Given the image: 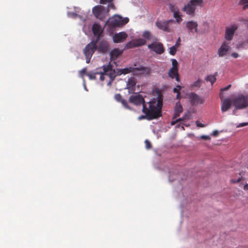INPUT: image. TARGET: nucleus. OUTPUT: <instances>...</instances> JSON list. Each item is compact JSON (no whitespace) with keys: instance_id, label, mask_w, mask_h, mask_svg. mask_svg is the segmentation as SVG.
I'll list each match as a JSON object with an SVG mask.
<instances>
[{"instance_id":"obj_1","label":"nucleus","mask_w":248,"mask_h":248,"mask_svg":"<svg viewBox=\"0 0 248 248\" xmlns=\"http://www.w3.org/2000/svg\"><path fill=\"white\" fill-rule=\"evenodd\" d=\"M129 102L135 105H142V111L146 114L149 119L157 118L161 116V109L163 106V96L159 95L157 99H154L146 103L141 94L136 93L129 98Z\"/></svg>"},{"instance_id":"obj_2","label":"nucleus","mask_w":248,"mask_h":248,"mask_svg":"<svg viewBox=\"0 0 248 248\" xmlns=\"http://www.w3.org/2000/svg\"><path fill=\"white\" fill-rule=\"evenodd\" d=\"M232 103L236 109H243L248 106V95L239 94L232 100Z\"/></svg>"},{"instance_id":"obj_3","label":"nucleus","mask_w":248,"mask_h":248,"mask_svg":"<svg viewBox=\"0 0 248 248\" xmlns=\"http://www.w3.org/2000/svg\"><path fill=\"white\" fill-rule=\"evenodd\" d=\"M203 0H191L183 8L187 14L193 15L197 6H202Z\"/></svg>"},{"instance_id":"obj_4","label":"nucleus","mask_w":248,"mask_h":248,"mask_svg":"<svg viewBox=\"0 0 248 248\" xmlns=\"http://www.w3.org/2000/svg\"><path fill=\"white\" fill-rule=\"evenodd\" d=\"M172 67L168 71V76L171 79L175 78L177 82L180 81V75L178 72V63L176 60L171 59Z\"/></svg>"},{"instance_id":"obj_5","label":"nucleus","mask_w":248,"mask_h":248,"mask_svg":"<svg viewBox=\"0 0 248 248\" xmlns=\"http://www.w3.org/2000/svg\"><path fill=\"white\" fill-rule=\"evenodd\" d=\"M108 10L102 5H97L94 7V16L102 21H105L108 16Z\"/></svg>"},{"instance_id":"obj_6","label":"nucleus","mask_w":248,"mask_h":248,"mask_svg":"<svg viewBox=\"0 0 248 248\" xmlns=\"http://www.w3.org/2000/svg\"><path fill=\"white\" fill-rule=\"evenodd\" d=\"M151 72V68L143 65H140L138 67H133L132 74L135 76L147 77L150 75Z\"/></svg>"},{"instance_id":"obj_7","label":"nucleus","mask_w":248,"mask_h":248,"mask_svg":"<svg viewBox=\"0 0 248 248\" xmlns=\"http://www.w3.org/2000/svg\"><path fill=\"white\" fill-rule=\"evenodd\" d=\"M148 47L157 54H162L165 51L163 45L159 42H154L148 45Z\"/></svg>"},{"instance_id":"obj_8","label":"nucleus","mask_w":248,"mask_h":248,"mask_svg":"<svg viewBox=\"0 0 248 248\" xmlns=\"http://www.w3.org/2000/svg\"><path fill=\"white\" fill-rule=\"evenodd\" d=\"M172 22H174V20L172 19L164 21L160 20L157 21L155 22V25L160 30L164 31L170 32L171 31V29L170 26V24Z\"/></svg>"},{"instance_id":"obj_9","label":"nucleus","mask_w":248,"mask_h":248,"mask_svg":"<svg viewBox=\"0 0 248 248\" xmlns=\"http://www.w3.org/2000/svg\"><path fill=\"white\" fill-rule=\"evenodd\" d=\"M103 70H104L105 74L109 76L111 81H113L117 76H119L117 74L118 73V69L116 70L113 69L112 66L110 64L107 66H104Z\"/></svg>"},{"instance_id":"obj_10","label":"nucleus","mask_w":248,"mask_h":248,"mask_svg":"<svg viewBox=\"0 0 248 248\" xmlns=\"http://www.w3.org/2000/svg\"><path fill=\"white\" fill-rule=\"evenodd\" d=\"M108 49V44L107 41L102 40L98 43L94 41V51L97 50L101 53H105Z\"/></svg>"},{"instance_id":"obj_11","label":"nucleus","mask_w":248,"mask_h":248,"mask_svg":"<svg viewBox=\"0 0 248 248\" xmlns=\"http://www.w3.org/2000/svg\"><path fill=\"white\" fill-rule=\"evenodd\" d=\"M188 98L192 106L202 104L204 102V99L200 97L197 94L191 93L188 95Z\"/></svg>"},{"instance_id":"obj_12","label":"nucleus","mask_w":248,"mask_h":248,"mask_svg":"<svg viewBox=\"0 0 248 248\" xmlns=\"http://www.w3.org/2000/svg\"><path fill=\"white\" fill-rule=\"evenodd\" d=\"M123 22L122 17L119 16H113L111 18H109V20L105 23V25L108 23L111 27L116 28L124 24Z\"/></svg>"},{"instance_id":"obj_13","label":"nucleus","mask_w":248,"mask_h":248,"mask_svg":"<svg viewBox=\"0 0 248 248\" xmlns=\"http://www.w3.org/2000/svg\"><path fill=\"white\" fill-rule=\"evenodd\" d=\"M127 37V34L125 32H120L114 34L113 40L115 43H122L124 41Z\"/></svg>"},{"instance_id":"obj_14","label":"nucleus","mask_w":248,"mask_h":248,"mask_svg":"<svg viewBox=\"0 0 248 248\" xmlns=\"http://www.w3.org/2000/svg\"><path fill=\"white\" fill-rule=\"evenodd\" d=\"M230 49L228 43L224 42L218 50V54L219 57H223L226 55Z\"/></svg>"},{"instance_id":"obj_15","label":"nucleus","mask_w":248,"mask_h":248,"mask_svg":"<svg viewBox=\"0 0 248 248\" xmlns=\"http://www.w3.org/2000/svg\"><path fill=\"white\" fill-rule=\"evenodd\" d=\"M236 29L237 27L235 25H233L230 28H227L225 32V39L227 40H231Z\"/></svg>"},{"instance_id":"obj_16","label":"nucleus","mask_w":248,"mask_h":248,"mask_svg":"<svg viewBox=\"0 0 248 248\" xmlns=\"http://www.w3.org/2000/svg\"><path fill=\"white\" fill-rule=\"evenodd\" d=\"M221 102V111L224 112L230 109L232 105V101L230 99H223Z\"/></svg>"},{"instance_id":"obj_17","label":"nucleus","mask_w":248,"mask_h":248,"mask_svg":"<svg viewBox=\"0 0 248 248\" xmlns=\"http://www.w3.org/2000/svg\"><path fill=\"white\" fill-rule=\"evenodd\" d=\"M123 50H120L118 48H114L110 52L111 60H116L119 57V56L123 54Z\"/></svg>"},{"instance_id":"obj_18","label":"nucleus","mask_w":248,"mask_h":248,"mask_svg":"<svg viewBox=\"0 0 248 248\" xmlns=\"http://www.w3.org/2000/svg\"><path fill=\"white\" fill-rule=\"evenodd\" d=\"M183 111V108L182 106L181 105L179 102H178L176 104V106L174 109V116L173 117V119H176L177 117L180 116V113H181Z\"/></svg>"},{"instance_id":"obj_19","label":"nucleus","mask_w":248,"mask_h":248,"mask_svg":"<svg viewBox=\"0 0 248 248\" xmlns=\"http://www.w3.org/2000/svg\"><path fill=\"white\" fill-rule=\"evenodd\" d=\"M104 28L99 24L94 23V36L97 35L98 38L101 35Z\"/></svg>"},{"instance_id":"obj_20","label":"nucleus","mask_w":248,"mask_h":248,"mask_svg":"<svg viewBox=\"0 0 248 248\" xmlns=\"http://www.w3.org/2000/svg\"><path fill=\"white\" fill-rule=\"evenodd\" d=\"M197 23L193 21H189L186 24V27L191 32H193V30L195 32H197Z\"/></svg>"},{"instance_id":"obj_21","label":"nucleus","mask_w":248,"mask_h":248,"mask_svg":"<svg viewBox=\"0 0 248 248\" xmlns=\"http://www.w3.org/2000/svg\"><path fill=\"white\" fill-rule=\"evenodd\" d=\"M118 75L120 76L121 75H126L130 73H132L133 67H129L124 69H118Z\"/></svg>"},{"instance_id":"obj_22","label":"nucleus","mask_w":248,"mask_h":248,"mask_svg":"<svg viewBox=\"0 0 248 248\" xmlns=\"http://www.w3.org/2000/svg\"><path fill=\"white\" fill-rule=\"evenodd\" d=\"M136 83L137 81L135 78H129L127 82V88L129 89H133L135 88Z\"/></svg>"},{"instance_id":"obj_23","label":"nucleus","mask_w":248,"mask_h":248,"mask_svg":"<svg viewBox=\"0 0 248 248\" xmlns=\"http://www.w3.org/2000/svg\"><path fill=\"white\" fill-rule=\"evenodd\" d=\"M134 40L138 47L144 46L146 43V40L143 38H138Z\"/></svg>"},{"instance_id":"obj_24","label":"nucleus","mask_w":248,"mask_h":248,"mask_svg":"<svg viewBox=\"0 0 248 248\" xmlns=\"http://www.w3.org/2000/svg\"><path fill=\"white\" fill-rule=\"evenodd\" d=\"M137 47H138V46L136 44L135 40L128 42L125 45V48L126 49L133 48Z\"/></svg>"},{"instance_id":"obj_25","label":"nucleus","mask_w":248,"mask_h":248,"mask_svg":"<svg viewBox=\"0 0 248 248\" xmlns=\"http://www.w3.org/2000/svg\"><path fill=\"white\" fill-rule=\"evenodd\" d=\"M142 36L144 38L148 40H151L153 38V35L151 32L148 31H144L143 32Z\"/></svg>"},{"instance_id":"obj_26","label":"nucleus","mask_w":248,"mask_h":248,"mask_svg":"<svg viewBox=\"0 0 248 248\" xmlns=\"http://www.w3.org/2000/svg\"><path fill=\"white\" fill-rule=\"evenodd\" d=\"M182 87L180 85H177L176 87L174 88L173 91L174 93H177L176 98L179 99L180 95V90L182 89Z\"/></svg>"},{"instance_id":"obj_27","label":"nucleus","mask_w":248,"mask_h":248,"mask_svg":"<svg viewBox=\"0 0 248 248\" xmlns=\"http://www.w3.org/2000/svg\"><path fill=\"white\" fill-rule=\"evenodd\" d=\"M202 83V80L201 79H198L197 81H195L191 84V88H199Z\"/></svg>"},{"instance_id":"obj_28","label":"nucleus","mask_w":248,"mask_h":248,"mask_svg":"<svg viewBox=\"0 0 248 248\" xmlns=\"http://www.w3.org/2000/svg\"><path fill=\"white\" fill-rule=\"evenodd\" d=\"M206 80L207 81L210 82L213 84L216 81V75H209L206 77Z\"/></svg>"},{"instance_id":"obj_29","label":"nucleus","mask_w":248,"mask_h":248,"mask_svg":"<svg viewBox=\"0 0 248 248\" xmlns=\"http://www.w3.org/2000/svg\"><path fill=\"white\" fill-rule=\"evenodd\" d=\"M231 85L229 84L227 87L220 89V92L219 93V97L221 100H222L223 98H224L223 93V91H227V90H229L231 88Z\"/></svg>"},{"instance_id":"obj_30","label":"nucleus","mask_w":248,"mask_h":248,"mask_svg":"<svg viewBox=\"0 0 248 248\" xmlns=\"http://www.w3.org/2000/svg\"><path fill=\"white\" fill-rule=\"evenodd\" d=\"M173 17L176 18V21L178 23H180L182 20L179 14V10L173 13Z\"/></svg>"},{"instance_id":"obj_31","label":"nucleus","mask_w":248,"mask_h":248,"mask_svg":"<svg viewBox=\"0 0 248 248\" xmlns=\"http://www.w3.org/2000/svg\"><path fill=\"white\" fill-rule=\"evenodd\" d=\"M176 51L177 47L173 46L170 47L169 53L171 55H174L176 54Z\"/></svg>"},{"instance_id":"obj_32","label":"nucleus","mask_w":248,"mask_h":248,"mask_svg":"<svg viewBox=\"0 0 248 248\" xmlns=\"http://www.w3.org/2000/svg\"><path fill=\"white\" fill-rule=\"evenodd\" d=\"M184 120H185V118L184 117L182 118H180L178 119H176L175 120H174V119H173V120L171 122V125H173L179 122L184 121Z\"/></svg>"},{"instance_id":"obj_33","label":"nucleus","mask_w":248,"mask_h":248,"mask_svg":"<svg viewBox=\"0 0 248 248\" xmlns=\"http://www.w3.org/2000/svg\"><path fill=\"white\" fill-rule=\"evenodd\" d=\"M123 105V106L126 108H127V109H131V108H130V107L128 106V103L127 102L126 100H124V99H123L121 102H120Z\"/></svg>"},{"instance_id":"obj_34","label":"nucleus","mask_w":248,"mask_h":248,"mask_svg":"<svg viewBox=\"0 0 248 248\" xmlns=\"http://www.w3.org/2000/svg\"><path fill=\"white\" fill-rule=\"evenodd\" d=\"M114 98L116 101L120 102L123 99L120 93L116 94L114 96Z\"/></svg>"},{"instance_id":"obj_35","label":"nucleus","mask_w":248,"mask_h":248,"mask_svg":"<svg viewBox=\"0 0 248 248\" xmlns=\"http://www.w3.org/2000/svg\"><path fill=\"white\" fill-rule=\"evenodd\" d=\"M241 3L244 4L243 6V9H246L248 8V0H241Z\"/></svg>"},{"instance_id":"obj_36","label":"nucleus","mask_w":248,"mask_h":248,"mask_svg":"<svg viewBox=\"0 0 248 248\" xmlns=\"http://www.w3.org/2000/svg\"><path fill=\"white\" fill-rule=\"evenodd\" d=\"M145 144L146 146V148L147 149H150L152 148V144H151V142H150V141H149L148 140H145Z\"/></svg>"},{"instance_id":"obj_37","label":"nucleus","mask_w":248,"mask_h":248,"mask_svg":"<svg viewBox=\"0 0 248 248\" xmlns=\"http://www.w3.org/2000/svg\"><path fill=\"white\" fill-rule=\"evenodd\" d=\"M170 8L171 11L173 13L179 10L177 8L175 7L174 5H173L171 4L170 5Z\"/></svg>"},{"instance_id":"obj_38","label":"nucleus","mask_w":248,"mask_h":248,"mask_svg":"<svg viewBox=\"0 0 248 248\" xmlns=\"http://www.w3.org/2000/svg\"><path fill=\"white\" fill-rule=\"evenodd\" d=\"M109 4L108 5L107 8H106V10H108V12L110 9H115V6L113 3L112 2L109 3Z\"/></svg>"},{"instance_id":"obj_39","label":"nucleus","mask_w":248,"mask_h":248,"mask_svg":"<svg viewBox=\"0 0 248 248\" xmlns=\"http://www.w3.org/2000/svg\"><path fill=\"white\" fill-rule=\"evenodd\" d=\"M113 1V0H100V3L101 4H105L107 3H111Z\"/></svg>"},{"instance_id":"obj_40","label":"nucleus","mask_w":248,"mask_h":248,"mask_svg":"<svg viewBox=\"0 0 248 248\" xmlns=\"http://www.w3.org/2000/svg\"><path fill=\"white\" fill-rule=\"evenodd\" d=\"M99 76H100V77H99L100 79L101 80H102V81L104 80V79H105V77H105V76H106V75L105 74V73H104V70H103V72L101 74H100L99 75Z\"/></svg>"},{"instance_id":"obj_41","label":"nucleus","mask_w":248,"mask_h":248,"mask_svg":"<svg viewBox=\"0 0 248 248\" xmlns=\"http://www.w3.org/2000/svg\"><path fill=\"white\" fill-rule=\"evenodd\" d=\"M242 178L240 177L236 180H235L234 179H232L231 180V181L232 183H238L240 182L242 180Z\"/></svg>"},{"instance_id":"obj_42","label":"nucleus","mask_w":248,"mask_h":248,"mask_svg":"<svg viewBox=\"0 0 248 248\" xmlns=\"http://www.w3.org/2000/svg\"><path fill=\"white\" fill-rule=\"evenodd\" d=\"M180 42L181 39L180 37H179L174 46L177 48L180 45Z\"/></svg>"},{"instance_id":"obj_43","label":"nucleus","mask_w":248,"mask_h":248,"mask_svg":"<svg viewBox=\"0 0 248 248\" xmlns=\"http://www.w3.org/2000/svg\"><path fill=\"white\" fill-rule=\"evenodd\" d=\"M201 138L204 140H209L211 139V138L209 136L206 135H202L201 136Z\"/></svg>"},{"instance_id":"obj_44","label":"nucleus","mask_w":248,"mask_h":248,"mask_svg":"<svg viewBox=\"0 0 248 248\" xmlns=\"http://www.w3.org/2000/svg\"><path fill=\"white\" fill-rule=\"evenodd\" d=\"M196 125L198 126V127H203L205 126V125L203 124H202V123H201L199 121H197L196 122Z\"/></svg>"},{"instance_id":"obj_45","label":"nucleus","mask_w":248,"mask_h":248,"mask_svg":"<svg viewBox=\"0 0 248 248\" xmlns=\"http://www.w3.org/2000/svg\"><path fill=\"white\" fill-rule=\"evenodd\" d=\"M146 117L148 118V120H150V119H149V118L147 116V115H141V116H140L139 117L138 119H139V120H142V119H145Z\"/></svg>"},{"instance_id":"obj_46","label":"nucleus","mask_w":248,"mask_h":248,"mask_svg":"<svg viewBox=\"0 0 248 248\" xmlns=\"http://www.w3.org/2000/svg\"><path fill=\"white\" fill-rule=\"evenodd\" d=\"M212 135L214 137H216L218 135V131L217 130H215L212 132Z\"/></svg>"},{"instance_id":"obj_47","label":"nucleus","mask_w":248,"mask_h":248,"mask_svg":"<svg viewBox=\"0 0 248 248\" xmlns=\"http://www.w3.org/2000/svg\"><path fill=\"white\" fill-rule=\"evenodd\" d=\"M247 125H248V123H241L239 124V125L238 126V127H243V126H246Z\"/></svg>"},{"instance_id":"obj_48","label":"nucleus","mask_w":248,"mask_h":248,"mask_svg":"<svg viewBox=\"0 0 248 248\" xmlns=\"http://www.w3.org/2000/svg\"><path fill=\"white\" fill-rule=\"evenodd\" d=\"M232 56L234 58H237L238 57V54L237 53L233 52L231 54Z\"/></svg>"},{"instance_id":"obj_49","label":"nucleus","mask_w":248,"mask_h":248,"mask_svg":"<svg viewBox=\"0 0 248 248\" xmlns=\"http://www.w3.org/2000/svg\"><path fill=\"white\" fill-rule=\"evenodd\" d=\"M243 188L245 190H248V184H246L244 186Z\"/></svg>"},{"instance_id":"obj_50","label":"nucleus","mask_w":248,"mask_h":248,"mask_svg":"<svg viewBox=\"0 0 248 248\" xmlns=\"http://www.w3.org/2000/svg\"><path fill=\"white\" fill-rule=\"evenodd\" d=\"M94 75H98V74L97 73H94Z\"/></svg>"},{"instance_id":"obj_51","label":"nucleus","mask_w":248,"mask_h":248,"mask_svg":"<svg viewBox=\"0 0 248 248\" xmlns=\"http://www.w3.org/2000/svg\"><path fill=\"white\" fill-rule=\"evenodd\" d=\"M93 78H94V79L95 78V75H94Z\"/></svg>"}]
</instances>
